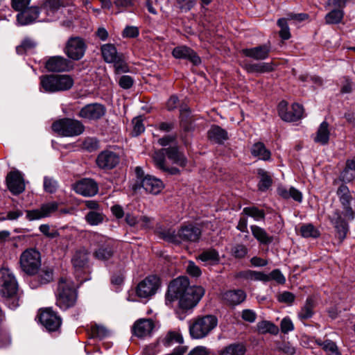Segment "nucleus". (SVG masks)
Masks as SVG:
<instances>
[{"instance_id": "338daca9", "label": "nucleus", "mask_w": 355, "mask_h": 355, "mask_svg": "<svg viewBox=\"0 0 355 355\" xmlns=\"http://www.w3.org/2000/svg\"><path fill=\"white\" fill-rule=\"evenodd\" d=\"M178 8L184 12L190 10L196 4V0H176Z\"/></svg>"}, {"instance_id": "473e14b6", "label": "nucleus", "mask_w": 355, "mask_h": 355, "mask_svg": "<svg viewBox=\"0 0 355 355\" xmlns=\"http://www.w3.org/2000/svg\"><path fill=\"white\" fill-rule=\"evenodd\" d=\"M208 138L218 144H223L228 139L227 131L218 125H212L207 132Z\"/></svg>"}, {"instance_id": "2eb2a0df", "label": "nucleus", "mask_w": 355, "mask_h": 355, "mask_svg": "<svg viewBox=\"0 0 355 355\" xmlns=\"http://www.w3.org/2000/svg\"><path fill=\"white\" fill-rule=\"evenodd\" d=\"M119 155L108 149L101 151L96 159L98 167L105 171L113 169L119 164Z\"/></svg>"}, {"instance_id": "49530a36", "label": "nucleus", "mask_w": 355, "mask_h": 355, "mask_svg": "<svg viewBox=\"0 0 355 355\" xmlns=\"http://www.w3.org/2000/svg\"><path fill=\"white\" fill-rule=\"evenodd\" d=\"M198 258L204 262L216 263L219 261V254L215 249H208L202 252Z\"/></svg>"}, {"instance_id": "6ab92c4d", "label": "nucleus", "mask_w": 355, "mask_h": 355, "mask_svg": "<svg viewBox=\"0 0 355 355\" xmlns=\"http://www.w3.org/2000/svg\"><path fill=\"white\" fill-rule=\"evenodd\" d=\"M64 6L60 0H46L42 5L40 10L41 14H44L46 17L40 19V21L53 20L58 10Z\"/></svg>"}, {"instance_id": "aec40b11", "label": "nucleus", "mask_w": 355, "mask_h": 355, "mask_svg": "<svg viewBox=\"0 0 355 355\" xmlns=\"http://www.w3.org/2000/svg\"><path fill=\"white\" fill-rule=\"evenodd\" d=\"M17 15V23L21 26H26L36 21H40V10L37 7H30L24 8Z\"/></svg>"}, {"instance_id": "6e6552de", "label": "nucleus", "mask_w": 355, "mask_h": 355, "mask_svg": "<svg viewBox=\"0 0 355 355\" xmlns=\"http://www.w3.org/2000/svg\"><path fill=\"white\" fill-rule=\"evenodd\" d=\"M40 80L43 89H71L74 85V78L69 74L43 75Z\"/></svg>"}, {"instance_id": "bb28decb", "label": "nucleus", "mask_w": 355, "mask_h": 355, "mask_svg": "<svg viewBox=\"0 0 355 355\" xmlns=\"http://www.w3.org/2000/svg\"><path fill=\"white\" fill-rule=\"evenodd\" d=\"M183 337L179 331H169L165 335L158 338V343L166 347H171L176 343H182Z\"/></svg>"}, {"instance_id": "423d86ee", "label": "nucleus", "mask_w": 355, "mask_h": 355, "mask_svg": "<svg viewBox=\"0 0 355 355\" xmlns=\"http://www.w3.org/2000/svg\"><path fill=\"white\" fill-rule=\"evenodd\" d=\"M52 129L60 136L75 137L83 132L84 125L77 120L65 118L54 122Z\"/></svg>"}, {"instance_id": "9b49d317", "label": "nucleus", "mask_w": 355, "mask_h": 355, "mask_svg": "<svg viewBox=\"0 0 355 355\" xmlns=\"http://www.w3.org/2000/svg\"><path fill=\"white\" fill-rule=\"evenodd\" d=\"M44 67L49 72L69 71L73 67L68 59L61 55L46 58L44 60Z\"/></svg>"}, {"instance_id": "4468645a", "label": "nucleus", "mask_w": 355, "mask_h": 355, "mask_svg": "<svg viewBox=\"0 0 355 355\" xmlns=\"http://www.w3.org/2000/svg\"><path fill=\"white\" fill-rule=\"evenodd\" d=\"M58 203L55 201L42 204L40 208L26 210V218L30 221L40 220L52 216L58 209Z\"/></svg>"}, {"instance_id": "58836bf2", "label": "nucleus", "mask_w": 355, "mask_h": 355, "mask_svg": "<svg viewBox=\"0 0 355 355\" xmlns=\"http://www.w3.org/2000/svg\"><path fill=\"white\" fill-rule=\"evenodd\" d=\"M114 254V249L109 243L105 244L99 247L94 252V256L96 259L101 261H105L112 257Z\"/></svg>"}, {"instance_id": "f3484780", "label": "nucleus", "mask_w": 355, "mask_h": 355, "mask_svg": "<svg viewBox=\"0 0 355 355\" xmlns=\"http://www.w3.org/2000/svg\"><path fill=\"white\" fill-rule=\"evenodd\" d=\"M73 190L83 196H94L98 191V185L91 178H83L73 186Z\"/></svg>"}, {"instance_id": "79ce46f5", "label": "nucleus", "mask_w": 355, "mask_h": 355, "mask_svg": "<svg viewBox=\"0 0 355 355\" xmlns=\"http://www.w3.org/2000/svg\"><path fill=\"white\" fill-rule=\"evenodd\" d=\"M300 233L304 238L316 239L320 235L319 230L311 223L303 224L300 227Z\"/></svg>"}, {"instance_id": "a878e982", "label": "nucleus", "mask_w": 355, "mask_h": 355, "mask_svg": "<svg viewBox=\"0 0 355 355\" xmlns=\"http://www.w3.org/2000/svg\"><path fill=\"white\" fill-rule=\"evenodd\" d=\"M223 300L229 305H238L246 299V293L241 289L228 291L223 294Z\"/></svg>"}, {"instance_id": "774afa93", "label": "nucleus", "mask_w": 355, "mask_h": 355, "mask_svg": "<svg viewBox=\"0 0 355 355\" xmlns=\"http://www.w3.org/2000/svg\"><path fill=\"white\" fill-rule=\"evenodd\" d=\"M139 31L137 27L133 26H128L123 31L122 35L123 37L134 38L139 35Z\"/></svg>"}, {"instance_id": "a211bd4d", "label": "nucleus", "mask_w": 355, "mask_h": 355, "mask_svg": "<svg viewBox=\"0 0 355 355\" xmlns=\"http://www.w3.org/2000/svg\"><path fill=\"white\" fill-rule=\"evenodd\" d=\"M172 55L176 59L187 60L196 66L201 63V59L198 54L192 49L184 45L174 48Z\"/></svg>"}, {"instance_id": "2f4dec72", "label": "nucleus", "mask_w": 355, "mask_h": 355, "mask_svg": "<svg viewBox=\"0 0 355 355\" xmlns=\"http://www.w3.org/2000/svg\"><path fill=\"white\" fill-rule=\"evenodd\" d=\"M277 191L278 195L284 199L292 198L298 202H301L302 201L303 197L302 192L293 187L286 188L285 187L280 186L277 188Z\"/></svg>"}, {"instance_id": "c85d7f7f", "label": "nucleus", "mask_w": 355, "mask_h": 355, "mask_svg": "<svg viewBox=\"0 0 355 355\" xmlns=\"http://www.w3.org/2000/svg\"><path fill=\"white\" fill-rule=\"evenodd\" d=\"M315 306V300L313 296L306 298L304 306L300 309L297 313V317L301 321L308 320L314 314V308Z\"/></svg>"}, {"instance_id": "37998d69", "label": "nucleus", "mask_w": 355, "mask_h": 355, "mask_svg": "<svg viewBox=\"0 0 355 355\" xmlns=\"http://www.w3.org/2000/svg\"><path fill=\"white\" fill-rule=\"evenodd\" d=\"M344 17V10L342 9L332 8V10L328 12L324 19L325 22L327 24H337L341 22Z\"/></svg>"}, {"instance_id": "0eeeda50", "label": "nucleus", "mask_w": 355, "mask_h": 355, "mask_svg": "<svg viewBox=\"0 0 355 355\" xmlns=\"http://www.w3.org/2000/svg\"><path fill=\"white\" fill-rule=\"evenodd\" d=\"M19 264L25 273L35 275L41 266L40 253L34 248L26 249L20 255Z\"/></svg>"}, {"instance_id": "9d476101", "label": "nucleus", "mask_w": 355, "mask_h": 355, "mask_svg": "<svg viewBox=\"0 0 355 355\" xmlns=\"http://www.w3.org/2000/svg\"><path fill=\"white\" fill-rule=\"evenodd\" d=\"M278 113L281 119L287 122H294L301 119L303 116L304 109L298 103H293L288 110V103L282 101L278 105Z\"/></svg>"}, {"instance_id": "cd10ccee", "label": "nucleus", "mask_w": 355, "mask_h": 355, "mask_svg": "<svg viewBox=\"0 0 355 355\" xmlns=\"http://www.w3.org/2000/svg\"><path fill=\"white\" fill-rule=\"evenodd\" d=\"M166 156L175 164L184 167L187 164V159L184 155L180 152L177 146L164 148Z\"/></svg>"}, {"instance_id": "72a5a7b5", "label": "nucleus", "mask_w": 355, "mask_h": 355, "mask_svg": "<svg viewBox=\"0 0 355 355\" xmlns=\"http://www.w3.org/2000/svg\"><path fill=\"white\" fill-rule=\"evenodd\" d=\"M251 154L254 157L263 161L270 159L271 153L268 150L262 142L254 144L251 148Z\"/></svg>"}, {"instance_id": "b1692460", "label": "nucleus", "mask_w": 355, "mask_h": 355, "mask_svg": "<svg viewBox=\"0 0 355 355\" xmlns=\"http://www.w3.org/2000/svg\"><path fill=\"white\" fill-rule=\"evenodd\" d=\"M8 188L13 194H19L25 189L24 180L18 172H10L6 177Z\"/></svg>"}, {"instance_id": "7ed1b4c3", "label": "nucleus", "mask_w": 355, "mask_h": 355, "mask_svg": "<svg viewBox=\"0 0 355 355\" xmlns=\"http://www.w3.org/2000/svg\"><path fill=\"white\" fill-rule=\"evenodd\" d=\"M56 305L61 309L67 310L73 306L77 300L76 286L71 279L61 277L55 293Z\"/></svg>"}, {"instance_id": "412c9836", "label": "nucleus", "mask_w": 355, "mask_h": 355, "mask_svg": "<svg viewBox=\"0 0 355 355\" xmlns=\"http://www.w3.org/2000/svg\"><path fill=\"white\" fill-rule=\"evenodd\" d=\"M271 51L270 43L264 44L252 48L244 49L242 53L248 58L256 60L267 59Z\"/></svg>"}, {"instance_id": "e2e57ef3", "label": "nucleus", "mask_w": 355, "mask_h": 355, "mask_svg": "<svg viewBox=\"0 0 355 355\" xmlns=\"http://www.w3.org/2000/svg\"><path fill=\"white\" fill-rule=\"evenodd\" d=\"M190 110L187 108L180 110L181 125L187 130L190 128V119L188 118Z\"/></svg>"}, {"instance_id": "603ef678", "label": "nucleus", "mask_w": 355, "mask_h": 355, "mask_svg": "<svg viewBox=\"0 0 355 355\" xmlns=\"http://www.w3.org/2000/svg\"><path fill=\"white\" fill-rule=\"evenodd\" d=\"M166 154L164 148L155 152L153 155V160L155 166L162 171L166 168Z\"/></svg>"}, {"instance_id": "a18cd8bd", "label": "nucleus", "mask_w": 355, "mask_h": 355, "mask_svg": "<svg viewBox=\"0 0 355 355\" xmlns=\"http://www.w3.org/2000/svg\"><path fill=\"white\" fill-rule=\"evenodd\" d=\"M86 222L90 225L95 226L101 224L104 219L105 215L101 211H90L85 217Z\"/></svg>"}, {"instance_id": "20e7f679", "label": "nucleus", "mask_w": 355, "mask_h": 355, "mask_svg": "<svg viewBox=\"0 0 355 355\" xmlns=\"http://www.w3.org/2000/svg\"><path fill=\"white\" fill-rule=\"evenodd\" d=\"M18 290V284L13 273L6 268L0 269V293L8 298L7 303L12 309L19 306L15 295Z\"/></svg>"}, {"instance_id": "a19ab883", "label": "nucleus", "mask_w": 355, "mask_h": 355, "mask_svg": "<svg viewBox=\"0 0 355 355\" xmlns=\"http://www.w3.org/2000/svg\"><path fill=\"white\" fill-rule=\"evenodd\" d=\"M242 214L252 217L255 221L264 220L266 213L263 209H260L257 207H244Z\"/></svg>"}, {"instance_id": "8fccbe9b", "label": "nucleus", "mask_w": 355, "mask_h": 355, "mask_svg": "<svg viewBox=\"0 0 355 355\" xmlns=\"http://www.w3.org/2000/svg\"><path fill=\"white\" fill-rule=\"evenodd\" d=\"M37 279L41 284L49 283L53 279V270L47 266L42 268L40 270Z\"/></svg>"}, {"instance_id": "864d4df0", "label": "nucleus", "mask_w": 355, "mask_h": 355, "mask_svg": "<svg viewBox=\"0 0 355 355\" xmlns=\"http://www.w3.org/2000/svg\"><path fill=\"white\" fill-rule=\"evenodd\" d=\"M277 25L280 28L279 36L282 40H288L291 37L290 29L288 25L287 19L280 18L277 21Z\"/></svg>"}, {"instance_id": "dca6fc26", "label": "nucleus", "mask_w": 355, "mask_h": 355, "mask_svg": "<svg viewBox=\"0 0 355 355\" xmlns=\"http://www.w3.org/2000/svg\"><path fill=\"white\" fill-rule=\"evenodd\" d=\"M40 321L49 331L58 330L62 323L60 317L51 308H46L41 311Z\"/></svg>"}, {"instance_id": "bf43d9fd", "label": "nucleus", "mask_w": 355, "mask_h": 355, "mask_svg": "<svg viewBox=\"0 0 355 355\" xmlns=\"http://www.w3.org/2000/svg\"><path fill=\"white\" fill-rule=\"evenodd\" d=\"M133 130L132 132V135L133 136H138L141 133H142L144 130V125L143 123V121L141 117L134 118L132 120Z\"/></svg>"}, {"instance_id": "f8f14e48", "label": "nucleus", "mask_w": 355, "mask_h": 355, "mask_svg": "<svg viewBox=\"0 0 355 355\" xmlns=\"http://www.w3.org/2000/svg\"><path fill=\"white\" fill-rule=\"evenodd\" d=\"M159 286V279L156 275H150L142 280L137 286L138 297L148 298L155 294Z\"/></svg>"}, {"instance_id": "393cba45", "label": "nucleus", "mask_w": 355, "mask_h": 355, "mask_svg": "<svg viewBox=\"0 0 355 355\" xmlns=\"http://www.w3.org/2000/svg\"><path fill=\"white\" fill-rule=\"evenodd\" d=\"M88 262L89 252L85 248L76 251L71 259V263L76 271H80L85 268Z\"/></svg>"}, {"instance_id": "1a4fd4ad", "label": "nucleus", "mask_w": 355, "mask_h": 355, "mask_svg": "<svg viewBox=\"0 0 355 355\" xmlns=\"http://www.w3.org/2000/svg\"><path fill=\"white\" fill-rule=\"evenodd\" d=\"M87 44L84 40L80 37H71L65 44L63 52L73 60H79L85 55Z\"/></svg>"}, {"instance_id": "e433bc0d", "label": "nucleus", "mask_w": 355, "mask_h": 355, "mask_svg": "<svg viewBox=\"0 0 355 355\" xmlns=\"http://www.w3.org/2000/svg\"><path fill=\"white\" fill-rule=\"evenodd\" d=\"M245 69L248 73H268L274 70L272 62H260L245 65Z\"/></svg>"}, {"instance_id": "ddd939ff", "label": "nucleus", "mask_w": 355, "mask_h": 355, "mask_svg": "<svg viewBox=\"0 0 355 355\" xmlns=\"http://www.w3.org/2000/svg\"><path fill=\"white\" fill-rule=\"evenodd\" d=\"M155 328V322L150 318H141L137 320L132 326L131 331L133 336L140 339L151 337Z\"/></svg>"}, {"instance_id": "4be33fe9", "label": "nucleus", "mask_w": 355, "mask_h": 355, "mask_svg": "<svg viewBox=\"0 0 355 355\" xmlns=\"http://www.w3.org/2000/svg\"><path fill=\"white\" fill-rule=\"evenodd\" d=\"M105 112V107L102 105L94 103L83 107L79 112V116L87 120H97L101 118Z\"/></svg>"}, {"instance_id": "c9c22d12", "label": "nucleus", "mask_w": 355, "mask_h": 355, "mask_svg": "<svg viewBox=\"0 0 355 355\" xmlns=\"http://www.w3.org/2000/svg\"><path fill=\"white\" fill-rule=\"evenodd\" d=\"M329 124L327 121H323L320 123L317 130L314 138L315 142L322 145L327 144L329 139Z\"/></svg>"}, {"instance_id": "69168bd1", "label": "nucleus", "mask_w": 355, "mask_h": 355, "mask_svg": "<svg viewBox=\"0 0 355 355\" xmlns=\"http://www.w3.org/2000/svg\"><path fill=\"white\" fill-rule=\"evenodd\" d=\"M232 252L236 258H243L246 255L248 249L244 245L237 244L232 248Z\"/></svg>"}, {"instance_id": "6e6d98bb", "label": "nucleus", "mask_w": 355, "mask_h": 355, "mask_svg": "<svg viewBox=\"0 0 355 355\" xmlns=\"http://www.w3.org/2000/svg\"><path fill=\"white\" fill-rule=\"evenodd\" d=\"M58 184V182L50 177H44V189L46 192L53 193L56 191Z\"/></svg>"}, {"instance_id": "de8ad7c7", "label": "nucleus", "mask_w": 355, "mask_h": 355, "mask_svg": "<svg viewBox=\"0 0 355 355\" xmlns=\"http://www.w3.org/2000/svg\"><path fill=\"white\" fill-rule=\"evenodd\" d=\"M245 349L240 344H232L223 348L218 355H244Z\"/></svg>"}, {"instance_id": "c03bdc74", "label": "nucleus", "mask_w": 355, "mask_h": 355, "mask_svg": "<svg viewBox=\"0 0 355 355\" xmlns=\"http://www.w3.org/2000/svg\"><path fill=\"white\" fill-rule=\"evenodd\" d=\"M315 343L322 347L327 355H341L336 343L331 340L322 341L320 339H318Z\"/></svg>"}, {"instance_id": "7c9ffc66", "label": "nucleus", "mask_w": 355, "mask_h": 355, "mask_svg": "<svg viewBox=\"0 0 355 355\" xmlns=\"http://www.w3.org/2000/svg\"><path fill=\"white\" fill-rule=\"evenodd\" d=\"M250 230L252 236L259 243L269 245L273 241V236L269 235L265 229L258 225H252L250 226Z\"/></svg>"}, {"instance_id": "680f3d73", "label": "nucleus", "mask_w": 355, "mask_h": 355, "mask_svg": "<svg viewBox=\"0 0 355 355\" xmlns=\"http://www.w3.org/2000/svg\"><path fill=\"white\" fill-rule=\"evenodd\" d=\"M160 345L157 340L156 343L146 346L143 350L144 355H157L161 351Z\"/></svg>"}, {"instance_id": "f704fd0d", "label": "nucleus", "mask_w": 355, "mask_h": 355, "mask_svg": "<svg viewBox=\"0 0 355 355\" xmlns=\"http://www.w3.org/2000/svg\"><path fill=\"white\" fill-rule=\"evenodd\" d=\"M103 60L107 63H112L121 55L118 53L116 48L112 44H105L101 47Z\"/></svg>"}, {"instance_id": "ea45409f", "label": "nucleus", "mask_w": 355, "mask_h": 355, "mask_svg": "<svg viewBox=\"0 0 355 355\" xmlns=\"http://www.w3.org/2000/svg\"><path fill=\"white\" fill-rule=\"evenodd\" d=\"M257 327L259 333L261 334L268 333L272 335H277L279 331V327L277 325L267 320H263L258 322Z\"/></svg>"}, {"instance_id": "4d7b16f0", "label": "nucleus", "mask_w": 355, "mask_h": 355, "mask_svg": "<svg viewBox=\"0 0 355 355\" xmlns=\"http://www.w3.org/2000/svg\"><path fill=\"white\" fill-rule=\"evenodd\" d=\"M338 194L340 195V200L343 206H349L351 196L349 194L348 188L345 185H341L338 189Z\"/></svg>"}, {"instance_id": "39448f33", "label": "nucleus", "mask_w": 355, "mask_h": 355, "mask_svg": "<svg viewBox=\"0 0 355 355\" xmlns=\"http://www.w3.org/2000/svg\"><path fill=\"white\" fill-rule=\"evenodd\" d=\"M217 318L211 315L199 317L190 324L189 333L191 338L202 339L207 336L217 326Z\"/></svg>"}, {"instance_id": "f03ea898", "label": "nucleus", "mask_w": 355, "mask_h": 355, "mask_svg": "<svg viewBox=\"0 0 355 355\" xmlns=\"http://www.w3.org/2000/svg\"><path fill=\"white\" fill-rule=\"evenodd\" d=\"M157 232L162 239L175 244H180L183 241L198 242L202 234L201 230L192 224L182 225L177 233L171 228L162 227H157Z\"/></svg>"}, {"instance_id": "13d9d810", "label": "nucleus", "mask_w": 355, "mask_h": 355, "mask_svg": "<svg viewBox=\"0 0 355 355\" xmlns=\"http://www.w3.org/2000/svg\"><path fill=\"white\" fill-rule=\"evenodd\" d=\"M351 171H355V159H348L346 162V167L341 173V175L344 180L350 181L353 178L354 175L352 173L348 176Z\"/></svg>"}, {"instance_id": "052dcab7", "label": "nucleus", "mask_w": 355, "mask_h": 355, "mask_svg": "<svg viewBox=\"0 0 355 355\" xmlns=\"http://www.w3.org/2000/svg\"><path fill=\"white\" fill-rule=\"evenodd\" d=\"M280 329L282 333L288 334L294 329V324L289 317L284 318L280 322Z\"/></svg>"}, {"instance_id": "5701e85b", "label": "nucleus", "mask_w": 355, "mask_h": 355, "mask_svg": "<svg viewBox=\"0 0 355 355\" xmlns=\"http://www.w3.org/2000/svg\"><path fill=\"white\" fill-rule=\"evenodd\" d=\"M139 187H142L149 193L157 195L162 191L164 185L161 180L154 176L146 175L144 179L142 180Z\"/></svg>"}, {"instance_id": "09e8293b", "label": "nucleus", "mask_w": 355, "mask_h": 355, "mask_svg": "<svg viewBox=\"0 0 355 355\" xmlns=\"http://www.w3.org/2000/svg\"><path fill=\"white\" fill-rule=\"evenodd\" d=\"M90 331L93 338L103 339L110 336V330L102 324H94L91 326Z\"/></svg>"}, {"instance_id": "4c0bfd02", "label": "nucleus", "mask_w": 355, "mask_h": 355, "mask_svg": "<svg viewBox=\"0 0 355 355\" xmlns=\"http://www.w3.org/2000/svg\"><path fill=\"white\" fill-rule=\"evenodd\" d=\"M257 174L260 178L258 184L259 189L261 191L268 190L272 183V180L269 173L263 168H259L257 171Z\"/></svg>"}, {"instance_id": "0e129e2a", "label": "nucleus", "mask_w": 355, "mask_h": 355, "mask_svg": "<svg viewBox=\"0 0 355 355\" xmlns=\"http://www.w3.org/2000/svg\"><path fill=\"white\" fill-rule=\"evenodd\" d=\"M349 0H328L326 3L325 8H336L344 10L347 3Z\"/></svg>"}, {"instance_id": "c756f323", "label": "nucleus", "mask_w": 355, "mask_h": 355, "mask_svg": "<svg viewBox=\"0 0 355 355\" xmlns=\"http://www.w3.org/2000/svg\"><path fill=\"white\" fill-rule=\"evenodd\" d=\"M334 227L336 228L339 238L343 240L345 238L348 232V224L347 221L343 218L338 211L334 213V216L331 219Z\"/></svg>"}, {"instance_id": "5fc2aeb1", "label": "nucleus", "mask_w": 355, "mask_h": 355, "mask_svg": "<svg viewBox=\"0 0 355 355\" xmlns=\"http://www.w3.org/2000/svg\"><path fill=\"white\" fill-rule=\"evenodd\" d=\"M114 67L115 72L117 73H127L129 71V67L126 62L124 60L123 55L121 54L114 62Z\"/></svg>"}, {"instance_id": "3c124183", "label": "nucleus", "mask_w": 355, "mask_h": 355, "mask_svg": "<svg viewBox=\"0 0 355 355\" xmlns=\"http://www.w3.org/2000/svg\"><path fill=\"white\" fill-rule=\"evenodd\" d=\"M36 42L30 37L24 38L21 43L16 47V51L19 55H23L33 49L36 46Z\"/></svg>"}, {"instance_id": "f257e3e1", "label": "nucleus", "mask_w": 355, "mask_h": 355, "mask_svg": "<svg viewBox=\"0 0 355 355\" xmlns=\"http://www.w3.org/2000/svg\"><path fill=\"white\" fill-rule=\"evenodd\" d=\"M205 294L201 286H191L187 277H179L168 285L166 294V304L178 300L179 306L182 310L193 309Z\"/></svg>"}]
</instances>
